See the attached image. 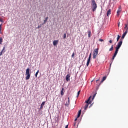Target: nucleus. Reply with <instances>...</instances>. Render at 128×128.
<instances>
[{
  "mask_svg": "<svg viewBox=\"0 0 128 128\" xmlns=\"http://www.w3.org/2000/svg\"><path fill=\"white\" fill-rule=\"evenodd\" d=\"M110 14H112V10L110 9H109L106 12L107 16H109Z\"/></svg>",
  "mask_w": 128,
  "mask_h": 128,
  "instance_id": "obj_11",
  "label": "nucleus"
},
{
  "mask_svg": "<svg viewBox=\"0 0 128 128\" xmlns=\"http://www.w3.org/2000/svg\"><path fill=\"white\" fill-rule=\"evenodd\" d=\"M98 48H96L94 50L92 54L93 58L94 60L96 58V56H98Z\"/></svg>",
  "mask_w": 128,
  "mask_h": 128,
  "instance_id": "obj_4",
  "label": "nucleus"
},
{
  "mask_svg": "<svg viewBox=\"0 0 128 128\" xmlns=\"http://www.w3.org/2000/svg\"><path fill=\"white\" fill-rule=\"evenodd\" d=\"M63 38H66V34H64V36H63Z\"/></svg>",
  "mask_w": 128,
  "mask_h": 128,
  "instance_id": "obj_22",
  "label": "nucleus"
},
{
  "mask_svg": "<svg viewBox=\"0 0 128 128\" xmlns=\"http://www.w3.org/2000/svg\"><path fill=\"white\" fill-rule=\"evenodd\" d=\"M96 82H98V80H96Z\"/></svg>",
  "mask_w": 128,
  "mask_h": 128,
  "instance_id": "obj_36",
  "label": "nucleus"
},
{
  "mask_svg": "<svg viewBox=\"0 0 128 128\" xmlns=\"http://www.w3.org/2000/svg\"><path fill=\"white\" fill-rule=\"evenodd\" d=\"M70 74H68L66 76V82H68L70 80Z\"/></svg>",
  "mask_w": 128,
  "mask_h": 128,
  "instance_id": "obj_7",
  "label": "nucleus"
},
{
  "mask_svg": "<svg viewBox=\"0 0 128 128\" xmlns=\"http://www.w3.org/2000/svg\"><path fill=\"white\" fill-rule=\"evenodd\" d=\"M114 50V45H112L111 48L109 50V52H112Z\"/></svg>",
  "mask_w": 128,
  "mask_h": 128,
  "instance_id": "obj_17",
  "label": "nucleus"
},
{
  "mask_svg": "<svg viewBox=\"0 0 128 128\" xmlns=\"http://www.w3.org/2000/svg\"><path fill=\"white\" fill-rule=\"evenodd\" d=\"M64 88H62V90H61V92H60L61 96H64Z\"/></svg>",
  "mask_w": 128,
  "mask_h": 128,
  "instance_id": "obj_19",
  "label": "nucleus"
},
{
  "mask_svg": "<svg viewBox=\"0 0 128 128\" xmlns=\"http://www.w3.org/2000/svg\"><path fill=\"white\" fill-rule=\"evenodd\" d=\"M77 120H78V118H76V119L74 120L75 122H76Z\"/></svg>",
  "mask_w": 128,
  "mask_h": 128,
  "instance_id": "obj_34",
  "label": "nucleus"
},
{
  "mask_svg": "<svg viewBox=\"0 0 128 128\" xmlns=\"http://www.w3.org/2000/svg\"><path fill=\"white\" fill-rule=\"evenodd\" d=\"M48 17H46V18H45V20H44V23H43V24H44L46 22H48Z\"/></svg>",
  "mask_w": 128,
  "mask_h": 128,
  "instance_id": "obj_16",
  "label": "nucleus"
},
{
  "mask_svg": "<svg viewBox=\"0 0 128 128\" xmlns=\"http://www.w3.org/2000/svg\"><path fill=\"white\" fill-rule=\"evenodd\" d=\"M128 34V30H126L125 32L122 34V38H124V36H126V34Z\"/></svg>",
  "mask_w": 128,
  "mask_h": 128,
  "instance_id": "obj_8",
  "label": "nucleus"
},
{
  "mask_svg": "<svg viewBox=\"0 0 128 128\" xmlns=\"http://www.w3.org/2000/svg\"><path fill=\"white\" fill-rule=\"evenodd\" d=\"M0 22H2V23L4 22V20H2V18H0Z\"/></svg>",
  "mask_w": 128,
  "mask_h": 128,
  "instance_id": "obj_28",
  "label": "nucleus"
},
{
  "mask_svg": "<svg viewBox=\"0 0 128 128\" xmlns=\"http://www.w3.org/2000/svg\"><path fill=\"white\" fill-rule=\"evenodd\" d=\"M66 104H70V98H68V100L67 102H66Z\"/></svg>",
  "mask_w": 128,
  "mask_h": 128,
  "instance_id": "obj_26",
  "label": "nucleus"
},
{
  "mask_svg": "<svg viewBox=\"0 0 128 128\" xmlns=\"http://www.w3.org/2000/svg\"><path fill=\"white\" fill-rule=\"evenodd\" d=\"M6 50V46L3 48L2 50L0 52V56H2V52H4V50Z\"/></svg>",
  "mask_w": 128,
  "mask_h": 128,
  "instance_id": "obj_14",
  "label": "nucleus"
},
{
  "mask_svg": "<svg viewBox=\"0 0 128 128\" xmlns=\"http://www.w3.org/2000/svg\"><path fill=\"white\" fill-rule=\"evenodd\" d=\"M80 90H79V91L78 92L77 98H78V96H80Z\"/></svg>",
  "mask_w": 128,
  "mask_h": 128,
  "instance_id": "obj_25",
  "label": "nucleus"
},
{
  "mask_svg": "<svg viewBox=\"0 0 128 128\" xmlns=\"http://www.w3.org/2000/svg\"><path fill=\"white\" fill-rule=\"evenodd\" d=\"M68 128V124H67L66 126H65V128Z\"/></svg>",
  "mask_w": 128,
  "mask_h": 128,
  "instance_id": "obj_33",
  "label": "nucleus"
},
{
  "mask_svg": "<svg viewBox=\"0 0 128 128\" xmlns=\"http://www.w3.org/2000/svg\"><path fill=\"white\" fill-rule=\"evenodd\" d=\"M46 104V102H43L40 104V110H42L44 108V106Z\"/></svg>",
  "mask_w": 128,
  "mask_h": 128,
  "instance_id": "obj_9",
  "label": "nucleus"
},
{
  "mask_svg": "<svg viewBox=\"0 0 128 128\" xmlns=\"http://www.w3.org/2000/svg\"><path fill=\"white\" fill-rule=\"evenodd\" d=\"M58 44V40H54V41L53 42V44H54V46H56V44Z\"/></svg>",
  "mask_w": 128,
  "mask_h": 128,
  "instance_id": "obj_13",
  "label": "nucleus"
},
{
  "mask_svg": "<svg viewBox=\"0 0 128 128\" xmlns=\"http://www.w3.org/2000/svg\"><path fill=\"white\" fill-rule=\"evenodd\" d=\"M90 58H92V53H90L89 55V57L86 64V66H88V64H90Z\"/></svg>",
  "mask_w": 128,
  "mask_h": 128,
  "instance_id": "obj_6",
  "label": "nucleus"
},
{
  "mask_svg": "<svg viewBox=\"0 0 128 128\" xmlns=\"http://www.w3.org/2000/svg\"><path fill=\"white\" fill-rule=\"evenodd\" d=\"M87 32L88 34V38H90V34H92V32L90 31V30H88Z\"/></svg>",
  "mask_w": 128,
  "mask_h": 128,
  "instance_id": "obj_12",
  "label": "nucleus"
},
{
  "mask_svg": "<svg viewBox=\"0 0 128 128\" xmlns=\"http://www.w3.org/2000/svg\"><path fill=\"white\" fill-rule=\"evenodd\" d=\"M120 36L118 35L117 42H118V40H120Z\"/></svg>",
  "mask_w": 128,
  "mask_h": 128,
  "instance_id": "obj_21",
  "label": "nucleus"
},
{
  "mask_svg": "<svg viewBox=\"0 0 128 128\" xmlns=\"http://www.w3.org/2000/svg\"><path fill=\"white\" fill-rule=\"evenodd\" d=\"M72 58H74V52L72 55Z\"/></svg>",
  "mask_w": 128,
  "mask_h": 128,
  "instance_id": "obj_27",
  "label": "nucleus"
},
{
  "mask_svg": "<svg viewBox=\"0 0 128 128\" xmlns=\"http://www.w3.org/2000/svg\"><path fill=\"white\" fill-rule=\"evenodd\" d=\"M109 42H110V44H112V40H109Z\"/></svg>",
  "mask_w": 128,
  "mask_h": 128,
  "instance_id": "obj_30",
  "label": "nucleus"
},
{
  "mask_svg": "<svg viewBox=\"0 0 128 128\" xmlns=\"http://www.w3.org/2000/svg\"><path fill=\"white\" fill-rule=\"evenodd\" d=\"M122 41H120L116 46V51L114 53V56L112 58V60H114V58H116V55L118 54V50H120V46H122Z\"/></svg>",
  "mask_w": 128,
  "mask_h": 128,
  "instance_id": "obj_2",
  "label": "nucleus"
},
{
  "mask_svg": "<svg viewBox=\"0 0 128 128\" xmlns=\"http://www.w3.org/2000/svg\"><path fill=\"white\" fill-rule=\"evenodd\" d=\"M2 24H0V34H2Z\"/></svg>",
  "mask_w": 128,
  "mask_h": 128,
  "instance_id": "obj_24",
  "label": "nucleus"
},
{
  "mask_svg": "<svg viewBox=\"0 0 128 128\" xmlns=\"http://www.w3.org/2000/svg\"><path fill=\"white\" fill-rule=\"evenodd\" d=\"M26 80H30V68H27L26 70Z\"/></svg>",
  "mask_w": 128,
  "mask_h": 128,
  "instance_id": "obj_5",
  "label": "nucleus"
},
{
  "mask_svg": "<svg viewBox=\"0 0 128 128\" xmlns=\"http://www.w3.org/2000/svg\"><path fill=\"white\" fill-rule=\"evenodd\" d=\"M81 114H82V110H80L78 112L77 118H80V116Z\"/></svg>",
  "mask_w": 128,
  "mask_h": 128,
  "instance_id": "obj_15",
  "label": "nucleus"
},
{
  "mask_svg": "<svg viewBox=\"0 0 128 128\" xmlns=\"http://www.w3.org/2000/svg\"><path fill=\"white\" fill-rule=\"evenodd\" d=\"M106 80V76H104L101 81V82H104V80Z\"/></svg>",
  "mask_w": 128,
  "mask_h": 128,
  "instance_id": "obj_18",
  "label": "nucleus"
},
{
  "mask_svg": "<svg viewBox=\"0 0 128 128\" xmlns=\"http://www.w3.org/2000/svg\"><path fill=\"white\" fill-rule=\"evenodd\" d=\"M64 106H66L68 107V106H70V104H68L67 103H66V104H65Z\"/></svg>",
  "mask_w": 128,
  "mask_h": 128,
  "instance_id": "obj_29",
  "label": "nucleus"
},
{
  "mask_svg": "<svg viewBox=\"0 0 128 128\" xmlns=\"http://www.w3.org/2000/svg\"><path fill=\"white\" fill-rule=\"evenodd\" d=\"M38 72H40V70H38L35 74L36 78H38Z\"/></svg>",
  "mask_w": 128,
  "mask_h": 128,
  "instance_id": "obj_20",
  "label": "nucleus"
},
{
  "mask_svg": "<svg viewBox=\"0 0 128 128\" xmlns=\"http://www.w3.org/2000/svg\"><path fill=\"white\" fill-rule=\"evenodd\" d=\"M118 26H120V22H119V24H118Z\"/></svg>",
  "mask_w": 128,
  "mask_h": 128,
  "instance_id": "obj_35",
  "label": "nucleus"
},
{
  "mask_svg": "<svg viewBox=\"0 0 128 128\" xmlns=\"http://www.w3.org/2000/svg\"><path fill=\"white\" fill-rule=\"evenodd\" d=\"M114 0H113V1H114Z\"/></svg>",
  "mask_w": 128,
  "mask_h": 128,
  "instance_id": "obj_37",
  "label": "nucleus"
},
{
  "mask_svg": "<svg viewBox=\"0 0 128 128\" xmlns=\"http://www.w3.org/2000/svg\"><path fill=\"white\" fill-rule=\"evenodd\" d=\"M96 93L92 96H92H90V98H88V99L86 101V104H85L84 106V110H88V104H90L92 102V100H94V98L96 97Z\"/></svg>",
  "mask_w": 128,
  "mask_h": 128,
  "instance_id": "obj_1",
  "label": "nucleus"
},
{
  "mask_svg": "<svg viewBox=\"0 0 128 128\" xmlns=\"http://www.w3.org/2000/svg\"><path fill=\"white\" fill-rule=\"evenodd\" d=\"M40 28V26H38L37 28Z\"/></svg>",
  "mask_w": 128,
  "mask_h": 128,
  "instance_id": "obj_31",
  "label": "nucleus"
},
{
  "mask_svg": "<svg viewBox=\"0 0 128 128\" xmlns=\"http://www.w3.org/2000/svg\"><path fill=\"white\" fill-rule=\"evenodd\" d=\"M120 12H122V8H119L117 10V15L118 16H120Z\"/></svg>",
  "mask_w": 128,
  "mask_h": 128,
  "instance_id": "obj_10",
  "label": "nucleus"
},
{
  "mask_svg": "<svg viewBox=\"0 0 128 128\" xmlns=\"http://www.w3.org/2000/svg\"><path fill=\"white\" fill-rule=\"evenodd\" d=\"M92 10L93 12H96V8H98L96 3V0H92Z\"/></svg>",
  "mask_w": 128,
  "mask_h": 128,
  "instance_id": "obj_3",
  "label": "nucleus"
},
{
  "mask_svg": "<svg viewBox=\"0 0 128 128\" xmlns=\"http://www.w3.org/2000/svg\"><path fill=\"white\" fill-rule=\"evenodd\" d=\"M99 40L100 42H104V40L102 39H100Z\"/></svg>",
  "mask_w": 128,
  "mask_h": 128,
  "instance_id": "obj_32",
  "label": "nucleus"
},
{
  "mask_svg": "<svg viewBox=\"0 0 128 128\" xmlns=\"http://www.w3.org/2000/svg\"><path fill=\"white\" fill-rule=\"evenodd\" d=\"M2 38H0V44H2Z\"/></svg>",
  "mask_w": 128,
  "mask_h": 128,
  "instance_id": "obj_23",
  "label": "nucleus"
}]
</instances>
